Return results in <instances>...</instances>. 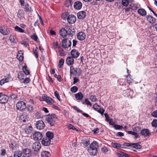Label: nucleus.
<instances>
[{"mask_svg": "<svg viewBox=\"0 0 157 157\" xmlns=\"http://www.w3.org/2000/svg\"><path fill=\"white\" fill-rule=\"evenodd\" d=\"M98 143L96 141H94L90 144L87 151L90 155H95L98 153Z\"/></svg>", "mask_w": 157, "mask_h": 157, "instance_id": "f257e3e1", "label": "nucleus"}, {"mask_svg": "<svg viewBox=\"0 0 157 157\" xmlns=\"http://www.w3.org/2000/svg\"><path fill=\"white\" fill-rule=\"evenodd\" d=\"M46 120L51 126H53L55 124V122L57 121V118L55 114L49 113L46 116Z\"/></svg>", "mask_w": 157, "mask_h": 157, "instance_id": "f03ea898", "label": "nucleus"}, {"mask_svg": "<svg viewBox=\"0 0 157 157\" xmlns=\"http://www.w3.org/2000/svg\"><path fill=\"white\" fill-rule=\"evenodd\" d=\"M82 73V70L79 67H75L73 66H71L70 68V75H76L79 76Z\"/></svg>", "mask_w": 157, "mask_h": 157, "instance_id": "7ed1b4c3", "label": "nucleus"}, {"mask_svg": "<svg viewBox=\"0 0 157 157\" xmlns=\"http://www.w3.org/2000/svg\"><path fill=\"white\" fill-rule=\"evenodd\" d=\"M16 108L17 110L22 111L26 108V103L22 101H19L16 104Z\"/></svg>", "mask_w": 157, "mask_h": 157, "instance_id": "20e7f679", "label": "nucleus"}, {"mask_svg": "<svg viewBox=\"0 0 157 157\" xmlns=\"http://www.w3.org/2000/svg\"><path fill=\"white\" fill-rule=\"evenodd\" d=\"M62 44L63 47L65 48H67L71 46V41L65 39L62 40Z\"/></svg>", "mask_w": 157, "mask_h": 157, "instance_id": "39448f33", "label": "nucleus"}, {"mask_svg": "<svg viewBox=\"0 0 157 157\" xmlns=\"http://www.w3.org/2000/svg\"><path fill=\"white\" fill-rule=\"evenodd\" d=\"M22 152L23 157H31L32 155L31 151L28 148L23 149Z\"/></svg>", "mask_w": 157, "mask_h": 157, "instance_id": "423d86ee", "label": "nucleus"}, {"mask_svg": "<svg viewBox=\"0 0 157 157\" xmlns=\"http://www.w3.org/2000/svg\"><path fill=\"white\" fill-rule=\"evenodd\" d=\"M8 99L7 96L3 94L2 93H0V102L1 103H6Z\"/></svg>", "mask_w": 157, "mask_h": 157, "instance_id": "0eeeda50", "label": "nucleus"}, {"mask_svg": "<svg viewBox=\"0 0 157 157\" xmlns=\"http://www.w3.org/2000/svg\"><path fill=\"white\" fill-rule=\"evenodd\" d=\"M36 128L39 130L43 129L45 126L44 123L42 121H38L36 122Z\"/></svg>", "mask_w": 157, "mask_h": 157, "instance_id": "6e6552de", "label": "nucleus"}, {"mask_svg": "<svg viewBox=\"0 0 157 157\" xmlns=\"http://www.w3.org/2000/svg\"><path fill=\"white\" fill-rule=\"evenodd\" d=\"M43 137V135L41 133L39 132H36L33 135V138L36 140H41Z\"/></svg>", "mask_w": 157, "mask_h": 157, "instance_id": "1a4fd4ad", "label": "nucleus"}, {"mask_svg": "<svg viewBox=\"0 0 157 157\" xmlns=\"http://www.w3.org/2000/svg\"><path fill=\"white\" fill-rule=\"evenodd\" d=\"M76 20V17L73 15L71 14L68 17L67 21L69 24H73L75 22Z\"/></svg>", "mask_w": 157, "mask_h": 157, "instance_id": "9d476101", "label": "nucleus"}, {"mask_svg": "<svg viewBox=\"0 0 157 157\" xmlns=\"http://www.w3.org/2000/svg\"><path fill=\"white\" fill-rule=\"evenodd\" d=\"M32 148L35 151H39L41 148V144L38 142H35L32 145Z\"/></svg>", "mask_w": 157, "mask_h": 157, "instance_id": "9b49d317", "label": "nucleus"}, {"mask_svg": "<svg viewBox=\"0 0 157 157\" xmlns=\"http://www.w3.org/2000/svg\"><path fill=\"white\" fill-rule=\"evenodd\" d=\"M51 140L46 137L43 138L41 141L42 144L44 146H48L50 145Z\"/></svg>", "mask_w": 157, "mask_h": 157, "instance_id": "f8f14e48", "label": "nucleus"}, {"mask_svg": "<svg viewBox=\"0 0 157 157\" xmlns=\"http://www.w3.org/2000/svg\"><path fill=\"white\" fill-rule=\"evenodd\" d=\"M140 133L141 135L145 137L149 136L151 135L150 131L147 129H143L140 132Z\"/></svg>", "mask_w": 157, "mask_h": 157, "instance_id": "ddd939ff", "label": "nucleus"}, {"mask_svg": "<svg viewBox=\"0 0 157 157\" xmlns=\"http://www.w3.org/2000/svg\"><path fill=\"white\" fill-rule=\"evenodd\" d=\"M71 54L72 57L75 58H77L80 55L78 51L75 49H72L71 51Z\"/></svg>", "mask_w": 157, "mask_h": 157, "instance_id": "4468645a", "label": "nucleus"}, {"mask_svg": "<svg viewBox=\"0 0 157 157\" xmlns=\"http://www.w3.org/2000/svg\"><path fill=\"white\" fill-rule=\"evenodd\" d=\"M86 34L83 32H79L77 35L78 39L80 40H83L86 38Z\"/></svg>", "mask_w": 157, "mask_h": 157, "instance_id": "2eb2a0df", "label": "nucleus"}, {"mask_svg": "<svg viewBox=\"0 0 157 157\" xmlns=\"http://www.w3.org/2000/svg\"><path fill=\"white\" fill-rule=\"evenodd\" d=\"M11 78V76L10 74L8 75L6 77L1 79L0 81V85H2L6 82H8L10 79Z\"/></svg>", "mask_w": 157, "mask_h": 157, "instance_id": "dca6fc26", "label": "nucleus"}, {"mask_svg": "<svg viewBox=\"0 0 157 157\" xmlns=\"http://www.w3.org/2000/svg\"><path fill=\"white\" fill-rule=\"evenodd\" d=\"M86 13L84 11L79 12L77 13L78 18L80 19L84 18L86 16Z\"/></svg>", "mask_w": 157, "mask_h": 157, "instance_id": "f3484780", "label": "nucleus"}, {"mask_svg": "<svg viewBox=\"0 0 157 157\" xmlns=\"http://www.w3.org/2000/svg\"><path fill=\"white\" fill-rule=\"evenodd\" d=\"M146 19L147 21L151 24L155 23L156 21L155 19L150 15H148L146 16Z\"/></svg>", "mask_w": 157, "mask_h": 157, "instance_id": "a211bd4d", "label": "nucleus"}, {"mask_svg": "<svg viewBox=\"0 0 157 157\" xmlns=\"http://www.w3.org/2000/svg\"><path fill=\"white\" fill-rule=\"evenodd\" d=\"M66 63L68 65H71L73 64L74 63V60L73 58L72 57H68L66 59Z\"/></svg>", "mask_w": 157, "mask_h": 157, "instance_id": "6ab92c4d", "label": "nucleus"}, {"mask_svg": "<svg viewBox=\"0 0 157 157\" xmlns=\"http://www.w3.org/2000/svg\"><path fill=\"white\" fill-rule=\"evenodd\" d=\"M0 32L3 35H6L10 33V31L7 28H4L3 29L2 27H0Z\"/></svg>", "mask_w": 157, "mask_h": 157, "instance_id": "aec40b11", "label": "nucleus"}, {"mask_svg": "<svg viewBox=\"0 0 157 157\" xmlns=\"http://www.w3.org/2000/svg\"><path fill=\"white\" fill-rule=\"evenodd\" d=\"M44 100L46 102L49 104H52L53 102V100L46 95L44 94L43 96Z\"/></svg>", "mask_w": 157, "mask_h": 157, "instance_id": "412c9836", "label": "nucleus"}, {"mask_svg": "<svg viewBox=\"0 0 157 157\" xmlns=\"http://www.w3.org/2000/svg\"><path fill=\"white\" fill-rule=\"evenodd\" d=\"M59 34L63 37H65L67 34V31L64 28H62L59 31Z\"/></svg>", "mask_w": 157, "mask_h": 157, "instance_id": "4be33fe9", "label": "nucleus"}, {"mask_svg": "<svg viewBox=\"0 0 157 157\" xmlns=\"http://www.w3.org/2000/svg\"><path fill=\"white\" fill-rule=\"evenodd\" d=\"M138 13L140 15L142 16H146L147 12L144 9H139L137 10Z\"/></svg>", "mask_w": 157, "mask_h": 157, "instance_id": "5701e85b", "label": "nucleus"}, {"mask_svg": "<svg viewBox=\"0 0 157 157\" xmlns=\"http://www.w3.org/2000/svg\"><path fill=\"white\" fill-rule=\"evenodd\" d=\"M23 54L21 51H20L18 52L17 56V58L19 61H21L23 60L24 58Z\"/></svg>", "mask_w": 157, "mask_h": 157, "instance_id": "b1692460", "label": "nucleus"}, {"mask_svg": "<svg viewBox=\"0 0 157 157\" xmlns=\"http://www.w3.org/2000/svg\"><path fill=\"white\" fill-rule=\"evenodd\" d=\"M74 7L75 9L79 10L82 7V4L80 2H76L74 4Z\"/></svg>", "mask_w": 157, "mask_h": 157, "instance_id": "393cba45", "label": "nucleus"}, {"mask_svg": "<svg viewBox=\"0 0 157 157\" xmlns=\"http://www.w3.org/2000/svg\"><path fill=\"white\" fill-rule=\"evenodd\" d=\"M17 17L21 19L22 18H24V11L23 10H19L17 13Z\"/></svg>", "mask_w": 157, "mask_h": 157, "instance_id": "a878e982", "label": "nucleus"}, {"mask_svg": "<svg viewBox=\"0 0 157 157\" xmlns=\"http://www.w3.org/2000/svg\"><path fill=\"white\" fill-rule=\"evenodd\" d=\"M33 128L31 126H26L25 128V131L27 134H29L33 131Z\"/></svg>", "mask_w": 157, "mask_h": 157, "instance_id": "bb28decb", "label": "nucleus"}, {"mask_svg": "<svg viewBox=\"0 0 157 157\" xmlns=\"http://www.w3.org/2000/svg\"><path fill=\"white\" fill-rule=\"evenodd\" d=\"M75 96L76 99L78 100H81L83 98V95L80 92L76 94Z\"/></svg>", "mask_w": 157, "mask_h": 157, "instance_id": "cd10ccee", "label": "nucleus"}, {"mask_svg": "<svg viewBox=\"0 0 157 157\" xmlns=\"http://www.w3.org/2000/svg\"><path fill=\"white\" fill-rule=\"evenodd\" d=\"M46 137L47 138L49 139L50 140L52 139L54 137L53 133L51 132H47L46 134Z\"/></svg>", "mask_w": 157, "mask_h": 157, "instance_id": "c85d7f7f", "label": "nucleus"}, {"mask_svg": "<svg viewBox=\"0 0 157 157\" xmlns=\"http://www.w3.org/2000/svg\"><path fill=\"white\" fill-rule=\"evenodd\" d=\"M41 157H50V153L48 151H43L41 153Z\"/></svg>", "mask_w": 157, "mask_h": 157, "instance_id": "c756f323", "label": "nucleus"}, {"mask_svg": "<svg viewBox=\"0 0 157 157\" xmlns=\"http://www.w3.org/2000/svg\"><path fill=\"white\" fill-rule=\"evenodd\" d=\"M22 156V152L21 151L17 150L15 151L14 154V157H21Z\"/></svg>", "mask_w": 157, "mask_h": 157, "instance_id": "7c9ffc66", "label": "nucleus"}, {"mask_svg": "<svg viewBox=\"0 0 157 157\" xmlns=\"http://www.w3.org/2000/svg\"><path fill=\"white\" fill-rule=\"evenodd\" d=\"M129 7H130L132 10H136L138 8L137 5V4L132 3L129 5Z\"/></svg>", "mask_w": 157, "mask_h": 157, "instance_id": "2f4dec72", "label": "nucleus"}, {"mask_svg": "<svg viewBox=\"0 0 157 157\" xmlns=\"http://www.w3.org/2000/svg\"><path fill=\"white\" fill-rule=\"evenodd\" d=\"M69 16L68 12H65L62 13V18L63 20H67L68 17Z\"/></svg>", "mask_w": 157, "mask_h": 157, "instance_id": "473e14b6", "label": "nucleus"}, {"mask_svg": "<svg viewBox=\"0 0 157 157\" xmlns=\"http://www.w3.org/2000/svg\"><path fill=\"white\" fill-rule=\"evenodd\" d=\"M14 29L15 31L21 33H24V30L17 26H16L14 27Z\"/></svg>", "mask_w": 157, "mask_h": 157, "instance_id": "72a5a7b5", "label": "nucleus"}, {"mask_svg": "<svg viewBox=\"0 0 157 157\" xmlns=\"http://www.w3.org/2000/svg\"><path fill=\"white\" fill-rule=\"evenodd\" d=\"M23 71L24 73L26 75H29L30 73V71L27 68L26 66H24L23 67Z\"/></svg>", "mask_w": 157, "mask_h": 157, "instance_id": "f704fd0d", "label": "nucleus"}, {"mask_svg": "<svg viewBox=\"0 0 157 157\" xmlns=\"http://www.w3.org/2000/svg\"><path fill=\"white\" fill-rule=\"evenodd\" d=\"M73 4V2L72 0H67L65 2V6L68 7L70 6H71Z\"/></svg>", "mask_w": 157, "mask_h": 157, "instance_id": "c9c22d12", "label": "nucleus"}, {"mask_svg": "<svg viewBox=\"0 0 157 157\" xmlns=\"http://www.w3.org/2000/svg\"><path fill=\"white\" fill-rule=\"evenodd\" d=\"M59 55L60 56H64L65 55L64 50L62 48H58Z\"/></svg>", "mask_w": 157, "mask_h": 157, "instance_id": "e433bc0d", "label": "nucleus"}, {"mask_svg": "<svg viewBox=\"0 0 157 157\" xmlns=\"http://www.w3.org/2000/svg\"><path fill=\"white\" fill-rule=\"evenodd\" d=\"M26 108L28 111L29 113L32 112L33 109V106L30 105H28L27 107H26Z\"/></svg>", "mask_w": 157, "mask_h": 157, "instance_id": "4c0bfd02", "label": "nucleus"}, {"mask_svg": "<svg viewBox=\"0 0 157 157\" xmlns=\"http://www.w3.org/2000/svg\"><path fill=\"white\" fill-rule=\"evenodd\" d=\"M112 145L113 147L115 148H124L123 147L121 146V144L116 143H112Z\"/></svg>", "mask_w": 157, "mask_h": 157, "instance_id": "58836bf2", "label": "nucleus"}, {"mask_svg": "<svg viewBox=\"0 0 157 157\" xmlns=\"http://www.w3.org/2000/svg\"><path fill=\"white\" fill-rule=\"evenodd\" d=\"M132 147L136 149H140L142 146L137 143L132 144Z\"/></svg>", "mask_w": 157, "mask_h": 157, "instance_id": "ea45409f", "label": "nucleus"}, {"mask_svg": "<svg viewBox=\"0 0 157 157\" xmlns=\"http://www.w3.org/2000/svg\"><path fill=\"white\" fill-rule=\"evenodd\" d=\"M10 40L12 43H15L16 42V37L14 35H11L10 37Z\"/></svg>", "mask_w": 157, "mask_h": 157, "instance_id": "a19ab883", "label": "nucleus"}, {"mask_svg": "<svg viewBox=\"0 0 157 157\" xmlns=\"http://www.w3.org/2000/svg\"><path fill=\"white\" fill-rule=\"evenodd\" d=\"M122 4L124 6H127L129 4L128 0H122Z\"/></svg>", "mask_w": 157, "mask_h": 157, "instance_id": "79ce46f5", "label": "nucleus"}, {"mask_svg": "<svg viewBox=\"0 0 157 157\" xmlns=\"http://www.w3.org/2000/svg\"><path fill=\"white\" fill-rule=\"evenodd\" d=\"M25 10V11L30 12L31 10V7L29 6L28 4H26L25 5V7L24 8Z\"/></svg>", "mask_w": 157, "mask_h": 157, "instance_id": "37998d69", "label": "nucleus"}, {"mask_svg": "<svg viewBox=\"0 0 157 157\" xmlns=\"http://www.w3.org/2000/svg\"><path fill=\"white\" fill-rule=\"evenodd\" d=\"M64 63V60L63 59H61L59 61L58 66L59 68H61L63 65Z\"/></svg>", "mask_w": 157, "mask_h": 157, "instance_id": "c03bdc74", "label": "nucleus"}, {"mask_svg": "<svg viewBox=\"0 0 157 157\" xmlns=\"http://www.w3.org/2000/svg\"><path fill=\"white\" fill-rule=\"evenodd\" d=\"M33 54L35 56L36 58H37L38 57V52H37L36 48H33Z\"/></svg>", "mask_w": 157, "mask_h": 157, "instance_id": "a18cd8bd", "label": "nucleus"}, {"mask_svg": "<svg viewBox=\"0 0 157 157\" xmlns=\"http://www.w3.org/2000/svg\"><path fill=\"white\" fill-rule=\"evenodd\" d=\"M128 133L129 134H132L134 135L135 136L136 138H137L138 137V134L136 132H135L134 131L132 132V131H128Z\"/></svg>", "mask_w": 157, "mask_h": 157, "instance_id": "49530a36", "label": "nucleus"}, {"mask_svg": "<svg viewBox=\"0 0 157 157\" xmlns=\"http://www.w3.org/2000/svg\"><path fill=\"white\" fill-rule=\"evenodd\" d=\"M78 90V87L75 86L71 87V91L72 93L76 92Z\"/></svg>", "mask_w": 157, "mask_h": 157, "instance_id": "de8ad7c7", "label": "nucleus"}, {"mask_svg": "<svg viewBox=\"0 0 157 157\" xmlns=\"http://www.w3.org/2000/svg\"><path fill=\"white\" fill-rule=\"evenodd\" d=\"M113 127L116 130H119L123 128V127L120 125L115 124L113 126Z\"/></svg>", "mask_w": 157, "mask_h": 157, "instance_id": "09e8293b", "label": "nucleus"}, {"mask_svg": "<svg viewBox=\"0 0 157 157\" xmlns=\"http://www.w3.org/2000/svg\"><path fill=\"white\" fill-rule=\"evenodd\" d=\"M90 99L92 102H95L97 100L96 96L91 95L90 97Z\"/></svg>", "mask_w": 157, "mask_h": 157, "instance_id": "8fccbe9b", "label": "nucleus"}, {"mask_svg": "<svg viewBox=\"0 0 157 157\" xmlns=\"http://www.w3.org/2000/svg\"><path fill=\"white\" fill-rule=\"evenodd\" d=\"M30 37L32 39L35 41H36L38 39V37L36 33H34L32 35L30 36Z\"/></svg>", "mask_w": 157, "mask_h": 157, "instance_id": "3c124183", "label": "nucleus"}, {"mask_svg": "<svg viewBox=\"0 0 157 157\" xmlns=\"http://www.w3.org/2000/svg\"><path fill=\"white\" fill-rule=\"evenodd\" d=\"M151 124L153 127H157V120L154 119L152 122Z\"/></svg>", "mask_w": 157, "mask_h": 157, "instance_id": "603ef678", "label": "nucleus"}, {"mask_svg": "<svg viewBox=\"0 0 157 157\" xmlns=\"http://www.w3.org/2000/svg\"><path fill=\"white\" fill-rule=\"evenodd\" d=\"M125 92L127 93V95L128 96H130L133 93V91L129 89H127L126 90Z\"/></svg>", "mask_w": 157, "mask_h": 157, "instance_id": "864d4df0", "label": "nucleus"}, {"mask_svg": "<svg viewBox=\"0 0 157 157\" xmlns=\"http://www.w3.org/2000/svg\"><path fill=\"white\" fill-rule=\"evenodd\" d=\"M127 82L128 83H130L132 82L133 79L131 78V76L130 74H128L127 77Z\"/></svg>", "mask_w": 157, "mask_h": 157, "instance_id": "5fc2aeb1", "label": "nucleus"}, {"mask_svg": "<svg viewBox=\"0 0 157 157\" xmlns=\"http://www.w3.org/2000/svg\"><path fill=\"white\" fill-rule=\"evenodd\" d=\"M67 127L69 129H72L74 130L77 131V129L71 124H68L67 125Z\"/></svg>", "mask_w": 157, "mask_h": 157, "instance_id": "6e6d98bb", "label": "nucleus"}, {"mask_svg": "<svg viewBox=\"0 0 157 157\" xmlns=\"http://www.w3.org/2000/svg\"><path fill=\"white\" fill-rule=\"evenodd\" d=\"M101 151L103 152L104 153H106L108 151V149L107 148V147L105 146L101 148Z\"/></svg>", "mask_w": 157, "mask_h": 157, "instance_id": "4d7b16f0", "label": "nucleus"}, {"mask_svg": "<svg viewBox=\"0 0 157 157\" xmlns=\"http://www.w3.org/2000/svg\"><path fill=\"white\" fill-rule=\"evenodd\" d=\"M71 107L73 109L76 110L78 112L82 113L83 112L82 110H81L76 106H73Z\"/></svg>", "mask_w": 157, "mask_h": 157, "instance_id": "13d9d810", "label": "nucleus"}, {"mask_svg": "<svg viewBox=\"0 0 157 157\" xmlns=\"http://www.w3.org/2000/svg\"><path fill=\"white\" fill-rule=\"evenodd\" d=\"M133 130L136 133L140 132V128L139 127H135L133 128Z\"/></svg>", "mask_w": 157, "mask_h": 157, "instance_id": "bf43d9fd", "label": "nucleus"}, {"mask_svg": "<svg viewBox=\"0 0 157 157\" xmlns=\"http://www.w3.org/2000/svg\"><path fill=\"white\" fill-rule=\"evenodd\" d=\"M27 117L25 114L22 115L20 117V119L22 120L24 122H25V119H26Z\"/></svg>", "mask_w": 157, "mask_h": 157, "instance_id": "052dcab7", "label": "nucleus"}, {"mask_svg": "<svg viewBox=\"0 0 157 157\" xmlns=\"http://www.w3.org/2000/svg\"><path fill=\"white\" fill-rule=\"evenodd\" d=\"M97 111L100 113L101 115H102L104 112L105 110L103 108L100 107Z\"/></svg>", "mask_w": 157, "mask_h": 157, "instance_id": "680f3d73", "label": "nucleus"}, {"mask_svg": "<svg viewBox=\"0 0 157 157\" xmlns=\"http://www.w3.org/2000/svg\"><path fill=\"white\" fill-rule=\"evenodd\" d=\"M100 107V106L98 105L97 104L95 103L94 105L93 108L96 111H97Z\"/></svg>", "mask_w": 157, "mask_h": 157, "instance_id": "e2e57ef3", "label": "nucleus"}, {"mask_svg": "<svg viewBox=\"0 0 157 157\" xmlns=\"http://www.w3.org/2000/svg\"><path fill=\"white\" fill-rule=\"evenodd\" d=\"M21 44L25 47H27L29 45L28 42L27 41L24 40H23L21 41Z\"/></svg>", "mask_w": 157, "mask_h": 157, "instance_id": "0e129e2a", "label": "nucleus"}, {"mask_svg": "<svg viewBox=\"0 0 157 157\" xmlns=\"http://www.w3.org/2000/svg\"><path fill=\"white\" fill-rule=\"evenodd\" d=\"M67 34L69 35L70 36H73V33H72L73 32L71 31V29H68L67 31Z\"/></svg>", "mask_w": 157, "mask_h": 157, "instance_id": "69168bd1", "label": "nucleus"}, {"mask_svg": "<svg viewBox=\"0 0 157 157\" xmlns=\"http://www.w3.org/2000/svg\"><path fill=\"white\" fill-rule=\"evenodd\" d=\"M54 94L55 96L59 100H60V98L58 92L57 91H56L54 92Z\"/></svg>", "mask_w": 157, "mask_h": 157, "instance_id": "338daca9", "label": "nucleus"}, {"mask_svg": "<svg viewBox=\"0 0 157 157\" xmlns=\"http://www.w3.org/2000/svg\"><path fill=\"white\" fill-rule=\"evenodd\" d=\"M109 122V124L113 125L114 126V125L115 124V122L113 121V119H110L109 121H108Z\"/></svg>", "mask_w": 157, "mask_h": 157, "instance_id": "774afa93", "label": "nucleus"}]
</instances>
